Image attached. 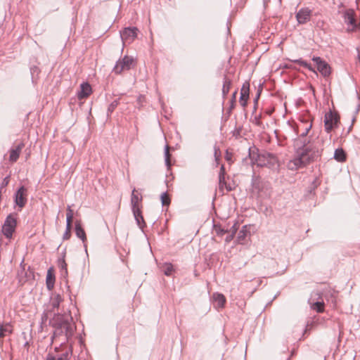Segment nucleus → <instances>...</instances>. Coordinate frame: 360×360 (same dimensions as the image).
Here are the masks:
<instances>
[{
  "mask_svg": "<svg viewBox=\"0 0 360 360\" xmlns=\"http://www.w3.org/2000/svg\"><path fill=\"white\" fill-rule=\"evenodd\" d=\"M322 150L323 148H319L316 145L304 143L302 148H297L295 157L288 162L287 167L290 170H297L304 167L321 157Z\"/></svg>",
  "mask_w": 360,
  "mask_h": 360,
  "instance_id": "obj_1",
  "label": "nucleus"
},
{
  "mask_svg": "<svg viewBox=\"0 0 360 360\" xmlns=\"http://www.w3.org/2000/svg\"><path fill=\"white\" fill-rule=\"evenodd\" d=\"M55 327L54 335L63 336V340H68L74 334L75 325L69 314H58L53 319Z\"/></svg>",
  "mask_w": 360,
  "mask_h": 360,
  "instance_id": "obj_2",
  "label": "nucleus"
},
{
  "mask_svg": "<svg viewBox=\"0 0 360 360\" xmlns=\"http://www.w3.org/2000/svg\"><path fill=\"white\" fill-rule=\"evenodd\" d=\"M254 164H256L258 167H273L277 164V158L275 155L268 153L262 152L257 155L255 160L252 158Z\"/></svg>",
  "mask_w": 360,
  "mask_h": 360,
  "instance_id": "obj_3",
  "label": "nucleus"
},
{
  "mask_svg": "<svg viewBox=\"0 0 360 360\" xmlns=\"http://www.w3.org/2000/svg\"><path fill=\"white\" fill-rule=\"evenodd\" d=\"M15 226L16 219L12 214H9L3 225L2 233L7 238H11L15 231Z\"/></svg>",
  "mask_w": 360,
  "mask_h": 360,
  "instance_id": "obj_4",
  "label": "nucleus"
},
{
  "mask_svg": "<svg viewBox=\"0 0 360 360\" xmlns=\"http://www.w3.org/2000/svg\"><path fill=\"white\" fill-rule=\"evenodd\" d=\"M139 30L135 27H125L120 31V37L123 44H131L137 37Z\"/></svg>",
  "mask_w": 360,
  "mask_h": 360,
  "instance_id": "obj_5",
  "label": "nucleus"
},
{
  "mask_svg": "<svg viewBox=\"0 0 360 360\" xmlns=\"http://www.w3.org/2000/svg\"><path fill=\"white\" fill-rule=\"evenodd\" d=\"M339 118L331 111L326 113L324 117L325 129L327 133H330L331 130L337 125Z\"/></svg>",
  "mask_w": 360,
  "mask_h": 360,
  "instance_id": "obj_6",
  "label": "nucleus"
},
{
  "mask_svg": "<svg viewBox=\"0 0 360 360\" xmlns=\"http://www.w3.org/2000/svg\"><path fill=\"white\" fill-rule=\"evenodd\" d=\"M143 197L141 193H139L138 191L136 190V188H134L131 192V210L132 212L136 213V215L138 214V210H141L142 205H141V201H142Z\"/></svg>",
  "mask_w": 360,
  "mask_h": 360,
  "instance_id": "obj_7",
  "label": "nucleus"
},
{
  "mask_svg": "<svg viewBox=\"0 0 360 360\" xmlns=\"http://www.w3.org/2000/svg\"><path fill=\"white\" fill-rule=\"evenodd\" d=\"M311 10L309 8H302L296 13V20L299 25H304L308 22L311 19Z\"/></svg>",
  "mask_w": 360,
  "mask_h": 360,
  "instance_id": "obj_8",
  "label": "nucleus"
},
{
  "mask_svg": "<svg viewBox=\"0 0 360 360\" xmlns=\"http://www.w3.org/2000/svg\"><path fill=\"white\" fill-rule=\"evenodd\" d=\"M317 66L319 72L325 77H328L330 74V68L328 63L323 60L320 57H314L312 58Z\"/></svg>",
  "mask_w": 360,
  "mask_h": 360,
  "instance_id": "obj_9",
  "label": "nucleus"
},
{
  "mask_svg": "<svg viewBox=\"0 0 360 360\" xmlns=\"http://www.w3.org/2000/svg\"><path fill=\"white\" fill-rule=\"evenodd\" d=\"M26 193L27 189L22 186L15 193V202L20 207H24L27 202Z\"/></svg>",
  "mask_w": 360,
  "mask_h": 360,
  "instance_id": "obj_10",
  "label": "nucleus"
},
{
  "mask_svg": "<svg viewBox=\"0 0 360 360\" xmlns=\"http://www.w3.org/2000/svg\"><path fill=\"white\" fill-rule=\"evenodd\" d=\"M344 20L345 22L347 25H349L352 27V30L355 29L357 27L356 19H355V12L353 9H347L344 12Z\"/></svg>",
  "mask_w": 360,
  "mask_h": 360,
  "instance_id": "obj_11",
  "label": "nucleus"
},
{
  "mask_svg": "<svg viewBox=\"0 0 360 360\" xmlns=\"http://www.w3.org/2000/svg\"><path fill=\"white\" fill-rule=\"evenodd\" d=\"M249 90H250V84L248 82L243 84L241 91H240V102L242 106L245 107L247 105V101L249 98Z\"/></svg>",
  "mask_w": 360,
  "mask_h": 360,
  "instance_id": "obj_12",
  "label": "nucleus"
},
{
  "mask_svg": "<svg viewBox=\"0 0 360 360\" xmlns=\"http://www.w3.org/2000/svg\"><path fill=\"white\" fill-rule=\"evenodd\" d=\"M75 233L76 236L82 240L85 252L87 254V246L86 244V236L85 231L84 229L82 227L79 221H76L75 223Z\"/></svg>",
  "mask_w": 360,
  "mask_h": 360,
  "instance_id": "obj_13",
  "label": "nucleus"
},
{
  "mask_svg": "<svg viewBox=\"0 0 360 360\" xmlns=\"http://www.w3.org/2000/svg\"><path fill=\"white\" fill-rule=\"evenodd\" d=\"M25 144L21 142L15 148H11L10 150V157L9 160L12 162H15L19 158V155L21 153V150L24 148Z\"/></svg>",
  "mask_w": 360,
  "mask_h": 360,
  "instance_id": "obj_14",
  "label": "nucleus"
},
{
  "mask_svg": "<svg viewBox=\"0 0 360 360\" xmlns=\"http://www.w3.org/2000/svg\"><path fill=\"white\" fill-rule=\"evenodd\" d=\"M91 93V86L89 84L84 82L80 85V90L77 93L79 99L86 98Z\"/></svg>",
  "mask_w": 360,
  "mask_h": 360,
  "instance_id": "obj_15",
  "label": "nucleus"
},
{
  "mask_svg": "<svg viewBox=\"0 0 360 360\" xmlns=\"http://www.w3.org/2000/svg\"><path fill=\"white\" fill-rule=\"evenodd\" d=\"M312 124L309 122H302V123L297 126L298 132H300V138H305L311 129Z\"/></svg>",
  "mask_w": 360,
  "mask_h": 360,
  "instance_id": "obj_16",
  "label": "nucleus"
},
{
  "mask_svg": "<svg viewBox=\"0 0 360 360\" xmlns=\"http://www.w3.org/2000/svg\"><path fill=\"white\" fill-rule=\"evenodd\" d=\"M212 298L214 300V304L215 307L217 308H222L224 307L225 302H226V298L224 295L218 292H215L212 295Z\"/></svg>",
  "mask_w": 360,
  "mask_h": 360,
  "instance_id": "obj_17",
  "label": "nucleus"
},
{
  "mask_svg": "<svg viewBox=\"0 0 360 360\" xmlns=\"http://www.w3.org/2000/svg\"><path fill=\"white\" fill-rule=\"evenodd\" d=\"M46 283L49 290H51L53 288L55 283V275L52 268H50L47 271Z\"/></svg>",
  "mask_w": 360,
  "mask_h": 360,
  "instance_id": "obj_18",
  "label": "nucleus"
},
{
  "mask_svg": "<svg viewBox=\"0 0 360 360\" xmlns=\"http://www.w3.org/2000/svg\"><path fill=\"white\" fill-rule=\"evenodd\" d=\"M62 301H63V299L60 294L54 293L51 297V304L53 309H58Z\"/></svg>",
  "mask_w": 360,
  "mask_h": 360,
  "instance_id": "obj_19",
  "label": "nucleus"
},
{
  "mask_svg": "<svg viewBox=\"0 0 360 360\" xmlns=\"http://www.w3.org/2000/svg\"><path fill=\"white\" fill-rule=\"evenodd\" d=\"M17 276L20 285H23L27 281L28 276L23 266H21L20 269L18 270Z\"/></svg>",
  "mask_w": 360,
  "mask_h": 360,
  "instance_id": "obj_20",
  "label": "nucleus"
},
{
  "mask_svg": "<svg viewBox=\"0 0 360 360\" xmlns=\"http://www.w3.org/2000/svg\"><path fill=\"white\" fill-rule=\"evenodd\" d=\"M250 233V232L247 230V226H243L242 229L239 231L238 236H237V241L239 243H243L245 238Z\"/></svg>",
  "mask_w": 360,
  "mask_h": 360,
  "instance_id": "obj_21",
  "label": "nucleus"
},
{
  "mask_svg": "<svg viewBox=\"0 0 360 360\" xmlns=\"http://www.w3.org/2000/svg\"><path fill=\"white\" fill-rule=\"evenodd\" d=\"M334 158L338 162H343L346 160V155L342 148H337L334 153Z\"/></svg>",
  "mask_w": 360,
  "mask_h": 360,
  "instance_id": "obj_22",
  "label": "nucleus"
},
{
  "mask_svg": "<svg viewBox=\"0 0 360 360\" xmlns=\"http://www.w3.org/2000/svg\"><path fill=\"white\" fill-rule=\"evenodd\" d=\"M133 214H134V217L136 221V223L138 224V226L141 228V229H143L145 226V221H144V219H143V217L141 214V210H138V214L136 215V213L135 212H133Z\"/></svg>",
  "mask_w": 360,
  "mask_h": 360,
  "instance_id": "obj_23",
  "label": "nucleus"
},
{
  "mask_svg": "<svg viewBox=\"0 0 360 360\" xmlns=\"http://www.w3.org/2000/svg\"><path fill=\"white\" fill-rule=\"evenodd\" d=\"M311 308L318 313H321L324 311V302L323 301L312 302L311 303Z\"/></svg>",
  "mask_w": 360,
  "mask_h": 360,
  "instance_id": "obj_24",
  "label": "nucleus"
},
{
  "mask_svg": "<svg viewBox=\"0 0 360 360\" xmlns=\"http://www.w3.org/2000/svg\"><path fill=\"white\" fill-rule=\"evenodd\" d=\"M160 268L162 271H163L166 276H169L172 275L174 267L172 264L165 263Z\"/></svg>",
  "mask_w": 360,
  "mask_h": 360,
  "instance_id": "obj_25",
  "label": "nucleus"
},
{
  "mask_svg": "<svg viewBox=\"0 0 360 360\" xmlns=\"http://www.w3.org/2000/svg\"><path fill=\"white\" fill-rule=\"evenodd\" d=\"M219 178V185H220V186H223L224 185H225L226 188H227V190L228 191H231V188L230 186H227L226 185L225 177H224V165H221V167Z\"/></svg>",
  "mask_w": 360,
  "mask_h": 360,
  "instance_id": "obj_26",
  "label": "nucleus"
},
{
  "mask_svg": "<svg viewBox=\"0 0 360 360\" xmlns=\"http://www.w3.org/2000/svg\"><path fill=\"white\" fill-rule=\"evenodd\" d=\"M122 60V63L124 64V66H125V68H127V70H129L134 63V58L132 57H129L127 56H125Z\"/></svg>",
  "mask_w": 360,
  "mask_h": 360,
  "instance_id": "obj_27",
  "label": "nucleus"
},
{
  "mask_svg": "<svg viewBox=\"0 0 360 360\" xmlns=\"http://www.w3.org/2000/svg\"><path fill=\"white\" fill-rule=\"evenodd\" d=\"M124 70H127V68H125V66H124V64L122 63V60H119L116 63V64L113 68V72L115 74H120Z\"/></svg>",
  "mask_w": 360,
  "mask_h": 360,
  "instance_id": "obj_28",
  "label": "nucleus"
},
{
  "mask_svg": "<svg viewBox=\"0 0 360 360\" xmlns=\"http://www.w3.org/2000/svg\"><path fill=\"white\" fill-rule=\"evenodd\" d=\"M231 85V82L227 78H224V84H223V88H222V94L223 96H225L228 94L230 86Z\"/></svg>",
  "mask_w": 360,
  "mask_h": 360,
  "instance_id": "obj_29",
  "label": "nucleus"
},
{
  "mask_svg": "<svg viewBox=\"0 0 360 360\" xmlns=\"http://www.w3.org/2000/svg\"><path fill=\"white\" fill-rule=\"evenodd\" d=\"M165 161L167 167L168 168L171 166L170 162V154H169V147L168 145H166L165 147Z\"/></svg>",
  "mask_w": 360,
  "mask_h": 360,
  "instance_id": "obj_30",
  "label": "nucleus"
},
{
  "mask_svg": "<svg viewBox=\"0 0 360 360\" xmlns=\"http://www.w3.org/2000/svg\"><path fill=\"white\" fill-rule=\"evenodd\" d=\"M293 62L295 63H297V64L304 67V68H307L309 70H312V68H311V65L309 64L307 61H305L301 58L295 60H293Z\"/></svg>",
  "mask_w": 360,
  "mask_h": 360,
  "instance_id": "obj_31",
  "label": "nucleus"
},
{
  "mask_svg": "<svg viewBox=\"0 0 360 360\" xmlns=\"http://www.w3.org/2000/svg\"><path fill=\"white\" fill-rule=\"evenodd\" d=\"M161 201L162 205H168L170 203V199L166 192L162 193Z\"/></svg>",
  "mask_w": 360,
  "mask_h": 360,
  "instance_id": "obj_32",
  "label": "nucleus"
},
{
  "mask_svg": "<svg viewBox=\"0 0 360 360\" xmlns=\"http://www.w3.org/2000/svg\"><path fill=\"white\" fill-rule=\"evenodd\" d=\"M118 104H119V101L117 100H115L114 101H112L108 106V114L112 113L115 110V109L117 107Z\"/></svg>",
  "mask_w": 360,
  "mask_h": 360,
  "instance_id": "obj_33",
  "label": "nucleus"
},
{
  "mask_svg": "<svg viewBox=\"0 0 360 360\" xmlns=\"http://www.w3.org/2000/svg\"><path fill=\"white\" fill-rule=\"evenodd\" d=\"M300 142H302V145H304V143H306V144H314V145H316L318 148H321L320 145L323 142V141L318 138L316 141L311 142L310 141H308L307 142H306V140H304L303 141H302V140H300ZM302 146H302L300 148H302Z\"/></svg>",
  "mask_w": 360,
  "mask_h": 360,
  "instance_id": "obj_34",
  "label": "nucleus"
},
{
  "mask_svg": "<svg viewBox=\"0 0 360 360\" xmlns=\"http://www.w3.org/2000/svg\"><path fill=\"white\" fill-rule=\"evenodd\" d=\"M231 229H232L231 233L230 234H229L226 237V239H225L226 242H227V243L230 242L233 239V238L236 232L237 229L236 228V224L232 226Z\"/></svg>",
  "mask_w": 360,
  "mask_h": 360,
  "instance_id": "obj_35",
  "label": "nucleus"
},
{
  "mask_svg": "<svg viewBox=\"0 0 360 360\" xmlns=\"http://www.w3.org/2000/svg\"><path fill=\"white\" fill-rule=\"evenodd\" d=\"M72 218H73V217L66 216V227H67V229H71Z\"/></svg>",
  "mask_w": 360,
  "mask_h": 360,
  "instance_id": "obj_36",
  "label": "nucleus"
},
{
  "mask_svg": "<svg viewBox=\"0 0 360 360\" xmlns=\"http://www.w3.org/2000/svg\"><path fill=\"white\" fill-rule=\"evenodd\" d=\"M9 178H10L9 176H6L3 179L1 184V188L5 187L8 184Z\"/></svg>",
  "mask_w": 360,
  "mask_h": 360,
  "instance_id": "obj_37",
  "label": "nucleus"
},
{
  "mask_svg": "<svg viewBox=\"0 0 360 360\" xmlns=\"http://www.w3.org/2000/svg\"><path fill=\"white\" fill-rule=\"evenodd\" d=\"M70 230L71 229H66V231L65 232V233L63 234V239L64 240H67L70 238Z\"/></svg>",
  "mask_w": 360,
  "mask_h": 360,
  "instance_id": "obj_38",
  "label": "nucleus"
},
{
  "mask_svg": "<svg viewBox=\"0 0 360 360\" xmlns=\"http://www.w3.org/2000/svg\"><path fill=\"white\" fill-rule=\"evenodd\" d=\"M66 216L73 217V211L71 209L70 206H68Z\"/></svg>",
  "mask_w": 360,
  "mask_h": 360,
  "instance_id": "obj_39",
  "label": "nucleus"
},
{
  "mask_svg": "<svg viewBox=\"0 0 360 360\" xmlns=\"http://www.w3.org/2000/svg\"><path fill=\"white\" fill-rule=\"evenodd\" d=\"M218 152H219V148L217 146H214V157L216 159V161L218 160Z\"/></svg>",
  "mask_w": 360,
  "mask_h": 360,
  "instance_id": "obj_40",
  "label": "nucleus"
},
{
  "mask_svg": "<svg viewBox=\"0 0 360 360\" xmlns=\"http://www.w3.org/2000/svg\"><path fill=\"white\" fill-rule=\"evenodd\" d=\"M66 266H67V265H66L65 262L64 261H63V262H62V263H61V264H60V268H61L62 269H65V274H67V269H66Z\"/></svg>",
  "mask_w": 360,
  "mask_h": 360,
  "instance_id": "obj_41",
  "label": "nucleus"
},
{
  "mask_svg": "<svg viewBox=\"0 0 360 360\" xmlns=\"http://www.w3.org/2000/svg\"><path fill=\"white\" fill-rule=\"evenodd\" d=\"M255 120L256 124L259 125L261 124L259 119L258 117H255Z\"/></svg>",
  "mask_w": 360,
  "mask_h": 360,
  "instance_id": "obj_42",
  "label": "nucleus"
},
{
  "mask_svg": "<svg viewBox=\"0 0 360 360\" xmlns=\"http://www.w3.org/2000/svg\"><path fill=\"white\" fill-rule=\"evenodd\" d=\"M4 335L3 334V326L0 325V338Z\"/></svg>",
  "mask_w": 360,
  "mask_h": 360,
  "instance_id": "obj_43",
  "label": "nucleus"
},
{
  "mask_svg": "<svg viewBox=\"0 0 360 360\" xmlns=\"http://www.w3.org/2000/svg\"><path fill=\"white\" fill-rule=\"evenodd\" d=\"M225 232H226V231H224V229H220V230H219V231H218V233H219V234H222V233H225Z\"/></svg>",
  "mask_w": 360,
  "mask_h": 360,
  "instance_id": "obj_44",
  "label": "nucleus"
},
{
  "mask_svg": "<svg viewBox=\"0 0 360 360\" xmlns=\"http://www.w3.org/2000/svg\"><path fill=\"white\" fill-rule=\"evenodd\" d=\"M46 360H56L54 357H48Z\"/></svg>",
  "mask_w": 360,
  "mask_h": 360,
  "instance_id": "obj_45",
  "label": "nucleus"
},
{
  "mask_svg": "<svg viewBox=\"0 0 360 360\" xmlns=\"http://www.w3.org/2000/svg\"><path fill=\"white\" fill-rule=\"evenodd\" d=\"M236 93H237V92H236V91H235V92L233 94V99H234V98H235V97H236Z\"/></svg>",
  "mask_w": 360,
  "mask_h": 360,
  "instance_id": "obj_46",
  "label": "nucleus"
},
{
  "mask_svg": "<svg viewBox=\"0 0 360 360\" xmlns=\"http://www.w3.org/2000/svg\"><path fill=\"white\" fill-rule=\"evenodd\" d=\"M259 94H258V95H257V98H255V101H257V99H258V98H259Z\"/></svg>",
  "mask_w": 360,
  "mask_h": 360,
  "instance_id": "obj_47",
  "label": "nucleus"
},
{
  "mask_svg": "<svg viewBox=\"0 0 360 360\" xmlns=\"http://www.w3.org/2000/svg\"><path fill=\"white\" fill-rule=\"evenodd\" d=\"M57 360H63V358H58Z\"/></svg>",
  "mask_w": 360,
  "mask_h": 360,
  "instance_id": "obj_48",
  "label": "nucleus"
}]
</instances>
